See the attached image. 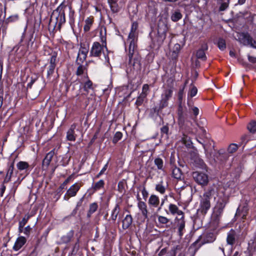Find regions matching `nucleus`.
<instances>
[{"mask_svg": "<svg viewBox=\"0 0 256 256\" xmlns=\"http://www.w3.org/2000/svg\"><path fill=\"white\" fill-rule=\"evenodd\" d=\"M184 92V88L180 89L178 92L179 104L177 110L178 124L182 130H185L190 132L192 130V123L191 120L188 119V114L182 104Z\"/></svg>", "mask_w": 256, "mask_h": 256, "instance_id": "1", "label": "nucleus"}, {"mask_svg": "<svg viewBox=\"0 0 256 256\" xmlns=\"http://www.w3.org/2000/svg\"><path fill=\"white\" fill-rule=\"evenodd\" d=\"M100 37L102 44L98 42L92 44L90 50V56L100 57L104 53V49L108 50L106 46V29L104 26L100 27Z\"/></svg>", "mask_w": 256, "mask_h": 256, "instance_id": "2", "label": "nucleus"}, {"mask_svg": "<svg viewBox=\"0 0 256 256\" xmlns=\"http://www.w3.org/2000/svg\"><path fill=\"white\" fill-rule=\"evenodd\" d=\"M136 32L130 31L128 36V40L130 42L128 57V64L132 66L139 64L140 61V58L136 50Z\"/></svg>", "mask_w": 256, "mask_h": 256, "instance_id": "3", "label": "nucleus"}, {"mask_svg": "<svg viewBox=\"0 0 256 256\" xmlns=\"http://www.w3.org/2000/svg\"><path fill=\"white\" fill-rule=\"evenodd\" d=\"M65 8L66 6L62 4L52 12L49 22L50 27L60 30L62 25L65 23Z\"/></svg>", "mask_w": 256, "mask_h": 256, "instance_id": "4", "label": "nucleus"}, {"mask_svg": "<svg viewBox=\"0 0 256 256\" xmlns=\"http://www.w3.org/2000/svg\"><path fill=\"white\" fill-rule=\"evenodd\" d=\"M216 194L218 199L214 206V210L216 216H219L222 214L226 204L228 202V197L226 194L225 190L222 186H218Z\"/></svg>", "mask_w": 256, "mask_h": 256, "instance_id": "5", "label": "nucleus"}, {"mask_svg": "<svg viewBox=\"0 0 256 256\" xmlns=\"http://www.w3.org/2000/svg\"><path fill=\"white\" fill-rule=\"evenodd\" d=\"M218 186L213 184L209 188L208 190L205 192L200 201V210L203 214H206L210 208V202L212 196L216 194L218 190Z\"/></svg>", "mask_w": 256, "mask_h": 256, "instance_id": "6", "label": "nucleus"}, {"mask_svg": "<svg viewBox=\"0 0 256 256\" xmlns=\"http://www.w3.org/2000/svg\"><path fill=\"white\" fill-rule=\"evenodd\" d=\"M174 88L172 86L165 88L161 94L159 104V108L162 110L168 106V100L172 96Z\"/></svg>", "mask_w": 256, "mask_h": 256, "instance_id": "7", "label": "nucleus"}, {"mask_svg": "<svg viewBox=\"0 0 256 256\" xmlns=\"http://www.w3.org/2000/svg\"><path fill=\"white\" fill-rule=\"evenodd\" d=\"M192 176L194 180L202 186H206L208 184L209 180L207 174L196 171L192 172Z\"/></svg>", "mask_w": 256, "mask_h": 256, "instance_id": "8", "label": "nucleus"}, {"mask_svg": "<svg viewBox=\"0 0 256 256\" xmlns=\"http://www.w3.org/2000/svg\"><path fill=\"white\" fill-rule=\"evenodd\" d=\"M56 54L54 52L52 54L50 60V64L47 70V78L50 82H52L54 78H52L56 66Z\"/></svg>", "mask_w": 256, "mask_h": 256, "instance_id": "9", "label": "nucleus"}, {"mask_svg": "<svg viewBox=\"0 0 256 256\" xmlns=\"http://www.w3.org/2000/svg\"><path fill=\"white\" fill-rule=\"evenodd\" d=\"M178 218L176 217L174 219L175 224L178 228V232L180 236H182L185 232L186 222L184 220V214L181 215Z\"/></svg>", "mask_w": 256, "mask_h": 256, "instance_id": "10", "label": "nucleus"}, {"mask_svg": "<svg viewBox=\"0 0 256 256\" xmlns=\"http://www.w3.org/2000/svg\"><path fill=\"white\" fill-rule=\"evenodd\" d=\"M81 186L80 184L77 182L70 186L65 194L64 196V200L68 201L71 197L75 196Z\"/></svg>", "mask_w": 256, "mask_h": 256, "instance_id": "11", "label": "nucleus"}, {"mask_svg": "<svg viewBox=\"0 0 256 256\" xmlns=\"http://www.w3.org/2000/svg\"><path fill=\"white\" fill-rule=\"evenodd\" d=\"M166 213L168 214H172L174 216L177 214L178 216H180L184 214V212L180 210L178 206L173 204H170L168 206V210H166Z\"/></svg>", "mask_w": 256, "mask_h": 256, "instance_id": "12", "label": "nucleus"}, {"mask_svg": "<svg viewBox=\"0 0 256 256\" xmlns=\"http://www.w3.org/2000/svg\"><path fill=\"white\" fill-rule=\"evenodd\" d=\"M54 150V149H53L46 154L42 161V167L44 168L47 169L48 167L52 160L55 154Z\"/></svg>", "mask_w": 256, "mask_h": 256, "instance_id": "13", "label": "nucleus"}, {"mask_svg": "<svg viewBox=\"0 0 256 256\" xmlns=\"http://www.w3.org/2000/svg\"><path fill=\"white\" fill-rule=\"evenodd\" d=\"M76 125L73 124L70 126V128L66 132V140L69 141H75L76 138V134H75V129L76 128Z\"/></svg>", "mask_w": 256, "mask_h": 256, "instance_id": "14", "label": "nucleus"}, {"mask_svg": "<svg viewBox=\"0 0 256 256\" xmlns=\"http://www.w3.org/2000/svg\"><path fill=\"white\" fill-rule=\"evenodd\" d=\"M104 186V182L102 180H100L98 182L94 184L92 187L88 190L90 194H92L96 192L102 188Z\"/></svg>", "mask_w": 256, "mask_h": 256, "instance_id": "15", "label": "nucleus"}, {"mask_svg": "<svg viewBox=\"0 0 256 256\" xmlns=\"http://www.w3.org/2000/svg\"><path fill=\"white\" fill-rule=\"evenodd\" d=\"M238 236L234 230L232 229L227 234L226 242L228 244L233 245L235 244Z\"/></svg>", "mask_w": 256, "mask_h": 256, "instance_id": "16", "label": "nucleus"}, {"mask_svg": "<svg viewBox=\"0 0 256 256\" xmlns=\"http://www.w3.org/2000/svg\"><path fill=\"white\" fill-rule=\"evenodd\" d=\"M216 238V236L213 232H208L204 236V240L202 242L198 245V247H200L202 245L206 244L213 242Z\"/></svg>", "mask_w": 256, "mask_h": 256, "instance_id": "17", "label": "nucleus"}, {"mask_svg": "<svg viewBox=\"0 0 256 256\" xmlns=\"http://www.w3.org/2000/svg\"><path fill=\"white\" fill-rule=\"evenodd\" d=\"M26 240L24 236H21L18 237L14 243L13 250L15 251L18 250L26 244Z\"/></svg>", "mask_w": 256, "mask_h": 256, "instance_id": "18", "label": "nucleus"}, {"mask_svg": "<svg viewBox=\"0 0 256 256\" xmlns=\"http://www.w3.org/2000/svg\"><path fill=\"white\" fill-rule=\"evenodd\" d=\"M160 198L156 194H151L148 200V204L150 206L157 208L160 204Z\"/></svg>", "mask_w": 256, "mask_h": 256, "instance_id": "19", "label": "nucleus"}, {"mask_svg": "<svg viewBox=\"0 0 256 256\" xmlns=\"http://www.w3.org/2000/svg\"><path fill=\"white\" fill-rule=\"evenodd\" d=\"M89 42L87 41L81 42H80V48L78 54L87 55L89 50Z\"/></svg>", "mask_w": 256, "mask_h": 256, "instance_id": "20", "label": "nucleus"}, {"mask_svg": "<svg viewBox=\"0 0 256 256\" xmlns=\"http://www.w3.org/2000/svg\"><path fill=\"white\" fill-rule=\"evenodd\" d=\"M138 207L144 218H148V210L146 204L144 202H138Z\"/></svg>", "mask_w": 256, "mask_h": 256, "instance_id": "21", "label": "nucleus"}, {"mask_svg": "<svg viewBox=\"0 0 256 256\" xmlns=\"http://www.w3.org/2000/svg\"><path fill=\"white\" fill-rule=\"evenodd\" d=\"M94 18L92 16L87 18L84 20V30L85 32H88L90 30L91 28L94 24Z\"/></svg>", "mask_w": 256, "mask_h": 256, "instance_id": "22", "label": "nucleus"}, {"mask_svg": "<svg viewBox=\"0 0 256 256\" xmlns=\"http://www.w3.org/2000/svg\"><path fill=\"white\" fill-rule=\"evenodd\" d=\"M118 0H108L112 12L114 13H117L120 11V8L118 4Z\"/></svg>", "mask_w": 256, "mask_h": 256, "instance_id": "23", "label": "nucleus"}, {"mask_svg": "<svg viewBox=\"0 0 256 256\" xmlns=\"http://www.w3.org/2000/svg\"><path fill=\"white\" fill-rule=\"evenodd\" d=\"M180 48L181 46L180 44H176L174 45L170 54V56L172 60H176L177 59Z\"/></svg>", "mask_w": 256, "mask_h": 256, "instance_id": "24", "label": "nucleus"}, {"mask_svg": "<svg viewBox=\"0 0 256 256\" xmlns=\"http://www.w3.org/2000/svg\"><path fill=\"white\" fill-rule=\"evenodd\" d=\"M242 38L240 40L241 42L244 44V45H250V44L252 42L253 38L252 36L248 34L242 33L241 34Z\"/></svg>", "mask_w": 256, "mask_h": 256, "instance_id": "25", "label": "nucleus"}, {"mask_svg": "<svg viewBox=\"0 0 256 256\" xmlns=\"http://www.w3.org/2000/svg\"><path fill=\"white\" fill-rule=\"evenodd\" d=\"M122 227L123 229L128 228L132 222V218L130 214H127L122 220Z\"/></svg>", "mask_w": 256, "mask_h": 256, "instance_id": "26", "label": "nucleus"}, {"mask_svg": "<svg viewBox=\"0 0 256 256\" xmlns=\"http://www.w3.org/2000/svg\"><path fill=\"white\" fill-rule=\"evenodd\" d=\"M78 65L76 71V74L77 76H80L82 74H84L86 76V78H88V74H87V64L83 65L82 64H77Z\"/></svg>", "mask_w": 256, "mask_h": 256, "instance_id": "27", "label": "nucleus"}, {"mask_svg": "<svg viewBox=\"0 0 256 256\" xmlns=\"http://www.w3.org/2000/svg\"><path fill=\"white\" fill-rule=\"evenodd\" d=\"M208 50V46L206 44H204L202 46V49H200L197 51L196 56L198 58L201 59L202 60H206V56L204 50Z\"/></svg>", "mask_w": 256, "mask_h": 256, "instance_id": "28", "label": "nucleus"}, {"mask_svg": "<svg viewBox=\"0 0 256 256\" xmlns=\"http://www.w3.org/2000/svg\"><path fill=\"white\" fill-rule=\"evenodd\" d=\"M120 211V204H116L112 211L110 218L112 220L115 221L116 220Z\"/></svg>", "mask_w": 256, "mask_h": 256, "instance_id": "29", "label": "nucleus"}, {"mask_svg": "<svg viewBox=\"0 0 256 256\" xmlns=\"http://www.w3.org/2000/svg\"><path fill=\"white\" fill-rule=\"evenodd\" d=\"M14 170V164H12L8 168L6 176L3 181L4 184L8 183L10 180L13 174Z\"/></svg>", "mask_w": 256, "mask_h": 256, "instance_id": "30", "label": "nucleus"}, {"mask_svg": "<svg viewBox=\"0 0 256 256\" xmlns=\"http://www.w3.org/2000/svg\"><path fill=\"white\" fill-rule=\"evenodd\" d=\"M74 235V231L73 230H70L66 235L62 237V242L66 244L69 242L73 238Z\"/></svg>", "mask_w": 256, "mask_h": 256, "instance_id": "31", "label": "nucleus"}, {"mask_svg": "<svg viewBox=\"0 0 256 256\" xmlns=\"http://www.w3.org/2000/svg\"><path fill=\"white\" fill-rule=\"evenodd\" d=\"M154 164L155 166H156L158 170H160L162 171H164V161L162 158H155L154 160Z\"/></svg>", "mask_w": 256, "mask_h": 256, "instance_id": "32", "label": "nucleus"}, {"mask_svg": "<svg viewBox=\"0 0 256 256\" xmlns=\"http://www.w3.org/2000/svg\"><path fill=\"white\" fill-rule=\"evenodd\" d=\"M93 84L91 80H88L84 84V90L88 94L90 90H93Z\"/></svg>", "mask_w": 256, "mask_h": 256, "instance_id": "33", "label": "nucleus"}, {"mask_svg": "<svg viewBox=\"0 0 256 256\" xmlns=\"http://www.w3.org/2000/svg\"><path fill=\"white\" fill-rule=\"evenodd\" d=\"M182 15L179 10H176L172 13L171 20L174 22H176L182 18Z\"/></svg>", "mask_w": 256, "mask_h": 256, "instance_id": "34", "label": "nucleus"}, {"mask_svg": "<svg viewBox=\"0 0 256 256\" xmlns=\"http://www.w3.org/2000/svg\"><path fill=\"white\" fill-rule=\"evenodd\" d=\"M155 190L162 194H164L165 193L166 188L164 185L162 181H160L158 184L156 185Z\"/></svg>", "mask_w": 256, "mask_h": 256, "instance_id": "35", "label": "nucleus"}, {"mask_svg": "<svg viewBox=\"0 0 256 256\" xmlns=\"http://www.w3.org/2000/svg\"><path fill=\"white\" fill-rule=\"evenodd\" d=\"M182 141L187 148H190L192 146V142L190 138L185 134H183Z\"/></svg>", "mask_w": 256, "mask_h": 256, "instance_id": "36", "label": "nucleus"}, {"mask_svg": "<svg viewBox=\"0 0 256 256\" xmlns=\"http://www.w3.org/2000/svg\"><path fill=\"white\" fill-rule=\"evenodd\" d=\"M17 168L20 170H27L30 166L26 162L20 161L16 164Z\"/></svg>", "mask_w": 256, "mask_h": 256, "instance_id": "37", "label": "nucleus"}, {"mask_svg": "<svg viewBox=\"0 0 256 256\" xmlns=\"http://www.w3.org/2000/svg\"><path fill=\"white\" fill-rule=\"evenodd\" d=\"M98 208V205L96 202H93L90 206L89 210L88 213V216H90L92 214L94 213L97 210Z\"/></svg>", "mask_w": 256, "mask_h": 256, "instance_id": "38", "label": "nucleus"}, {"mask_svg": "<svg viewBox=\"0 0 256 256\" xmlns=\"http://www.w3.org/2000/svg\"><path fill=\"white\" fill-rule=\"evenodd\" d=\"M169 128L168 125L164 126L160 128V134L162 137L168 138Z\"/></svg>", "mask_w": 256, "mask_h": 256, "instance_id": "39", "label": "nucleus"}, {"mask_svg": "<svg viewBox=\"0 0 256 256\" xmlns=\"http://www.w3.org/2000/svg\"><path fill=\"white\" fill-rule=\"evenodd\" d=\"M172 176L176 179H179L181 178L182 172L179 168H175L173 169L172 172Z\"/></svg>", "mask_w": 256, "mask_h": 256, "instance_id": "40", "label": "nucleus"}, {"mask_svg": "<svg viewBox=\"0 0 256 256\" xmlns=\"http://www.w3.org/2000/svg\"><path fill=\"white\" fill-rule=\"evenodd\" d=\"M248 130L252 133H254L256 132V122L251 121L248 125Z\"/></svg>", "mask_w": 256, "mask_h": 256, "instance_id": "41", "label": "nucleus"}, {"mask_svg": "<svg viewBox=\"0 0 256 256\" xmlns=\"http://www.w3.org/2000/svg\"><path fill=\"white\" fill-rule=\"evenodd\" d=\"M86 57L87 55L78 53L77 58L76 60V64H82V63L86 60Z\"/></svg>", "mask_w": 256, "mask_h": 256, "instance_id": "42", "label": "nucleus"}, {"mask_svg": "<svg viewBox=\"0 0 256 256\" xmlns=\"http://www.w3.org/2000/svg\"><path fill=\"white\" fill-rule=\"evenodd\" d=\"M198 92V89L194 86L191 84L190 86V90L188 95L191 98L194 96Z\"/></svg>", "mask_w": 256, "mask_h": 256, "instance_id": "43", "label": "nucleus"}, {"mask_svg": "<svg viewBox=\"0 0 256 256\" xmlns=\"http://www.w3.org/2000/svg\"><path fill=\"white\" fill-rule=\"evenodd\" d=\"M218 46L221 50H224L226 48V41L223 38H220L218 41Z\"/></svg>", "mask_w": 256, "mask_h": 256, "instance_id": "44", "label": "nucleus"}, {"mask_svg": "<svg viewBox=\"0 0 256 256\" xmlns=\"http://www.w3.org/2000/svg\"><path fill=\"white\" fill-rule=\"evenodd\" d=\"M238 148V144H231L228 148V152L230 154H232L236 152Z\"/></svg>", "mask_w": 256, "mask_h": 256, "instance_id": "45", "label": "nucleus"}, {"mask_svg": "<svg viewBox=\"0 0 256 256\" xmlns=\"http://www.w3.org/2000/svg\"><path fill=\"white\" fill-rule=\"evenodd\" d=\"M164 38L159 36H156L155 38H152L154 44L160 46L162 43Z\"/></svg>", "mask_w": 256, "mask_h": 256, "instance_id": "46", "label": "nucleus"}, {"mask_svg": "<svg viewBox=\"0 0 256 256\" xmlns=\"http://www.w3.org/2000/svg\"><path fill=\"white\" fill-rule=\"evenodd\" d=\"M194 162L198 167L202 168V169L204 168H206V164H205L204 160L202 159H201L199 158H198L196 159V160H194Z\"/></svg>", "mask_w": 256, "mask_h": 256, "instance_id": "47", "label": "nucleus"}, {"mask_svg": "<svg viewBox=\"0 0 256 256\" xmlns=\"http://www.w3.org/2000/svg\"><path fill=\"white\" fill-rule=\"evenodd\" d=\"M146 98L144 96H142V94H140V96L138 97L136 102H135L136 105L138 107V106H141L144 102V99Z\"/></svg>", "mask_w": 256, "mask_h": 256, "instance_id": "48", "label": "nucleus"}, {"mask_svg": "<svg viewBox=\"0 0 256 256\" xmlns=\"http://www.w3.org/2000/svg\"><path fill=\"white\" fill-rule=\"evenodd\" d=\"M30 215H26L19 222V225L20 227L24 228L26 224L28 222V220L30 219Z\"/></svg>", "mask_w": 256, "mask_h": 256, "instance_id": "49", "label": "nucleus"}, {"mask_svg": "<svg viewBox=\"0 0 256 256\" xmlns=\"http://www.w3.org/2000/svg\"><path fill=\"white\" fill-rule=\"evenodd\" d=\"M149 86L148 84H144L142 86V92L140 94L142 96H147L148 92H149Z\"/></svg>", "mask_w": 256, "mask_h": 256, "instance_id": "50", "label": "nucleus"}, {"mask_svg": "<svg viewBox=\"0 0 256 256\" xmlns=\"http://www.w3.org/2000/svg\"><path fill=\"white\" fill-rule=\"evenodd\" d=\"M122 134L121 132H116L112 140L113 142L116 143L118 140H120L122 138Z\"/></svg>", "mask_w": 256, "mask_h": 256, "instance_id": "51", "label": "nucleus"}, {"mask_svg": "<svg viewBox=\"0 0 256 256\" xmlns=\"http://www.w3.org/2000/svg\"><path fill=\"white\" fill-rule=\"evenodd\" d=\"M158 221L160 224H166L169 222L170 220L166 216H158Z\"/></svg>", "mask_w": 256, "mask_h": 256, "instance_id": "52", "label": "nucleus"}, {"mask_svg": "<svg viewBox=\"0 0 256 256\" xmlns=\"http://www.w3.org/2000/svg\"><path fill=\"white\" fill-rule=\"evenodd\" d=\"M108 162L103 167V168L102 169V170L100 172L96 174V178H98L102 174H104V172L108 168Z\"/></svg>", "mask_w": 256, "mask_h": 256, "instance_id": "53", "label": "nucleus"}, {"mask_svg": "<svg viewBox=\"0 0 256 256\" xmlns=\"http://www.w3.org/2000/svg\"><path fill=\"white\" fill-rule=\"evenodd\" d=\"M228 3H229L228 0V1L226 2H222L220 7V8H219L220 10L224 11V10H226L228 6Z\"/></svg>", "mask_w": 256, "mask_h": 256, "instance_id": "54", "label": "nucleus"}, {"mask_svg": "<svg viewBox=\"0 0 256 256\" xmlns=\"http://www.w3.org/2000/svg\"><path fill=\"white\" fill-rule=\"evenodd\" d=\"M141 192L143 198L146 200L148 196V193L146 190L145 187H143L141 190Z\"/></svg>", "mask_w": 256, "mask_h": 256, "instance_id": "55", "label": "nucleus"}, {"mask_svg": "<svg viewBox=\"0 0 256 256\" xmlns=\"http://www.w3.org/2000/svg\"><path fill=\"white\" fill-rule=\"evenodd\" d=\"M70 180H71V176H70L64 182L60 185V188L61 189L64 188V186L70 182Z\"/></svg>", "mask_w": 256, "mask_h": 256, "instance_id": "56", "label": "nucleus"}, {"mask_svg": "<svg viewBox=\"0 0 256 256\" xmlns=\"http://www.w3.org/2000/svg\"><path fill=\"white\" fill-rule=\"evenodd\" d=\"M138 28V24L136 22H132L131 26V32H136Z\"/></svg>", "mask_w": 256, "mask_h": 256, "instance_id": "57", "label": "nucleus"}, {"mask_svg": "<svg viewBox=\"0 0 256 256\" xmlns=\"http://www.w3.org/2000/svg\"><path fill=\"white\" fill-rule=\"evenodd\" d=\"M191 111L194 114L195 116H196L199 114V109L196 106H193L191 108Z\"/></svg>", "mask_w": 256, "mask_h": 256, "instance_id": "58", "label": "nucleus"}, {"mask_svg": "<svg viewBox=\"0 0 256 256\" xmlns=\"http://www.w3.org/2000/svg\"><path fill=\"white\" fill-rule=\"evenodd\" d=\"M6 186H4V182H2V184L1 186V188H0V196L1 197L3 196L6 190Z\"/></svg>", "mask_w": 256, "mask_h": 256, "instance_id": "59", "label": "nucleus"}, {"mask_svg": "<svg viewBox=\"0 0 256 256\" xmlns=\"http://www.w3.org/2000/svg\"><path fill=\"white\" fill-rule=\"evenodd\" d=\"M32 230V228L30 227V226H26L24 230V233L26 235V236H28L30 234V232Z\"/></svg>", "mask_w": 256, "mask_h": 256, "instance_id": "60", "label": "nucleus"}, {"mask_svg": "<svg viewBox=\"0 0 256 256\" xmlns=\"http://www.w3.org/2000/svg\"><path fill=\"white\" fill-rule=\"evenodd\" d=\"M248 60L252 63H256V57L248 55Z\"/></svg>", "mask_w": 256, "mask_h": 256, "instance_id": "61", "label": "nucleus"}, {"mask_svg": "<svg viewBox=\"0 0 256 256\" xmlns=\"http://www.w3.org/2000/svg\"><path fill=\"white\" fill-rule=\"evenodd\" d=\"M250 46L253 48H256V42L253 40Z\"/></svg>", "mask_w": 256, "mask_h": 256, "instance_id": "62", "label": "nucleus"}, {"mask_svg": "<svg viewBox=\"0 0 256 256\" xmlns=\"http://www.w3.org/2000/svg\"><path fill=\"white\" fill-rule=\"evenodd\" d=\"M34 81H35L34 80H31V82L28 84V87L30 88H31L32 84L34 82Z\"/></svg>", "mask_w": 256, "mask_h": 256, "instance_id": "63", "label": "nucleus"}, {"mask_svg": "<svg viewBox=\"0 0 256 256\" xmlns=\"http://www.w3.org/2000/svg\"><path fill=\"white\" fill-rule=\"evenodd\" d=\"M136 199H137V200L138 202H143L142 201V198L140 197V196L138 194L137 195H136Z\"/></svg>", "mask_w": 256, "mask_h": 256, "instance_id": "64", "label": "nucleus"}]
</instances>
